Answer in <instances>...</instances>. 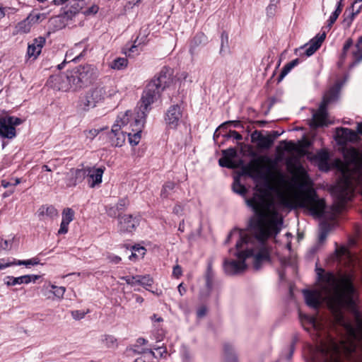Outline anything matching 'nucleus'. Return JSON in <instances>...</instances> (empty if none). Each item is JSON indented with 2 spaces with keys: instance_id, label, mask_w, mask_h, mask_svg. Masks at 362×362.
Returning a JSON list of instances; mask_svg holds the SVG:
<instances>
[{
  "instance_id": "obj_47",
  "label": "nucleus",
  "mask_w": 362,
  "mask_h": 362,
  "mask_svg": "<svg viewBox=\"0 0 362 362\" xmlns=\"http://www.w3.org/2000/svg\"><path fill=\"white\" fill-rule=\"evenodd\" d=\"M285 146L284 148L288 151H296L298 149V146L293 141H284Z\"/></svg>"
},
{
  "instance_id": "obj_23",
  "label": "nucleus",
  "mask_w": 362,
  "mask_h": 362,
  "mask_svg": "<svg viewBox=\"0 0 362 362\" xmlns=\"http://www.w3.org/2000/svg\"><path fill=\"white\" fill-rule=\"evenodd\" d=\"M97 105L98 104L93 100H91V98L86 94L79 100L78 108L80 110L88 112L91 111L93 108L97 106Z\"/></svg>"
},
{
  "instance_id": "obj_34",
  "label": "nucleus",
  "mask_w": 362,
  "mask_h": 362,
  "mask_svg": "<svg viewBox=\"0 0 362 362\" xmlns=\"http://www.w3.org/2000/svg\"><path fill=\"white\" fill-rule=\"evenodd\" d=\"M164 120L168 127L175 129L178 125L180 118L176 115H165Z\"/></svg>"
},
{
  "instance_id": "obj_8",
  "label": "nucleus",
  "mask_w": 362,
  "mask_h": 362,
  "mask_svg": "<svg viewBox=\"0 0 362 362\" xmlns=\"http://www.w3.org/2000/svg\"><path fill=\"white\" fill-rule=\"evenodd\" d=\"M341 86L342 83L340 82H337L332 86L325 93L322 100L319 106V110L317 111H314L313 113H327L329 106L338 100Z\"/></svg>"
},
{
  "instance_id": "obj_55",
  "label": "nucleus",
  "mask_w": 362,
  "mask_h": 362,
  "mask_svg": "<svg viewBox=\"0 0 362 362\" xmlns=\"http://www.w3.org/2000/svg\"><path fill=\"white\" fill-rule=\"evenodd\" d=\"M173 275L176 278H179L182 275V269L179 265H175L173 267Z\"/></svg>"
},
{
  "instance_id": "obj_38",
  "label": "nucleus",
  "mask_w": 362,
  "mask_h": 362,
  "mask_svg": "<svg viewBox=\"0 0 362 362\" xmlns=\"http://www.w3.org/2000/svg\"><path fill=\"white\" fill-rule=\"evenodd\" d=\"M146 249L141 246H134L132 249V255L129 259H132L133 257H143L145 255Z\"/></svg>"
},
{
  "instance_id": "obj_26",
  "label": "nucleus",
  "mask_w": 362,
  "mask_h": 362,
  "mask_svg": "<svg viewBox=\"0 0 362 362\" xmlns=\"http://www.w3.org/2000/svg\"><path fill=\"white\" fill-rule=\"evenodd\" d=\"M28 278L26 275L21 276L18 277L6 276L4 279V284L8 286H16L18 284H28Z\"/></svg>"
},
{
  "instance_id": "obj_27",
  "label": "nucleus",
  "mask_w": 362,
  "mask_h": 362,
  "mask_svg": "<svg viewBox=\"0 0 362 362\" xmlns=\"http://www.w3.org/2000/svg\"><path fill=\"white\" fill-rule=\"evenodd\" d=\"M274 137L270 135L263 136L259 134L257 138V146L260 148H269L274 142Z\"/></svg>"
},
{
  "instance_id": "obj_13",
  "label": "nucleus",
  "mask_w": 362,
  "mask_h": 362,
  "mask_svg": "<svg viewBox=\"0 0 362 362\" xmlns=\"http://www.w3.org/2000/svg\"><path fill=\"white\" fill-rule=\"evenodd\" d=\"M223 157L218 160L219 165L222 167L228 168H237L240 166V163L234 160L237 155V151L235 148H228L223 151Z\"/></svg>"
},
{
  "instance_id": "obj_30",
  "label": "nucleus",
  "mask_w": 362,
  "mask_h": 362,
  "mask_svg": "<svg viewBox=\"0 0 362 362\" xmlns=\"http://www.w3.org/2000/svg\"><path fill=\"white\" fill-rule=\"evenodd\" d=\"M48 286L50 287L53 291H50L56 299L62 300L64 298L66 292V288L64 286H57L51 283H49Z\"/></svg>"
},
{
  "instance_id": "obj_28",
  "label": "nucleus",
  "mask_w": 362,
  "mask_h": 362,
  "mask_svg": "<svg viewBox=\"0 0 362 362\" xmlns=\"http://www.w3.org/2000/svg\"><path fill=\"white\" fill-rule=\"evenodd\" d=\"M137 284L142 286L144 288L149 291V287L153 284V279L149 275H137Z\"/></svg>"
},
{
  "instance_id": "obj_52",
  "label": "nucleus",
  "mask_w": 362,
  "mask_h": 362,
  "mask_svg": "<svg viewBox=\"0 0 362 362\" xmlns=\"http://www.w3.org/2000/svg\"><path fill=\"white\" fill-rule=\"evenodd\" d=\"M221 52L223 50V47L224 45H227L228 42V35L226 32H223L221 35Z\"/></svg>"
},
{
  "instance_id": "obj_50",
  "label": "nucleus",
  "mask_w": 362,
  "mask_h": 362,
  "mask_svg": "<svg viewBox=\"0 0 362 362\" xmlns=\"http://www.w3.org/2000/svg\"><path fill=\"white\" fill-rule=\"evenodd\" d=\"M98 9L99 8L97 5H93L88 8H87L86 11H84L83 13L86 16L95 14L96 13H98Z\"/></svg>"
},
{
  "instance_id": "obj_17",
  "label": "nucleus",
  "mask_w": 362,
  "mask_h": 362,
  "mask_svg": "<svg viewBox=\"0 0 362 362\" xmlns=\"http://www.w3.org/2000/svg\"><path fill=\"white\" fill-rule=\"evenodd\" d=\"M46 40L44 37H38L35 38L31 44L28 45L27 54L29 57L35 59L42 51L45 44Z\"/></svg>"
},
{
  "instance_id": "obj_19",
  "label": "nucleus",
  "mask_w": 362,
  "mask_h": 362,
  "mask_svg": "<svg viewBox=\"0 0 362 362\" xmlns=\"http://www.w3.org/2000/svg\"><path fill=\"white\" fill-rule=\"evenodd\" d=\"M337 134L340 137L339 143L341 144L347 141H356L358 139L356 132L347 128H341L338 131Z\"/></svg>"
},
{
  "instance_id": "obj_1",
  "label": "nucleus",
  "mask_w": 362,
  "mask_h": 362,
  "mask_svg": "<svg viewBox=\"0 0 362 362\" xmlns=\"http://www.w3.org/2000/svg\"><path fill=\"white\" fill-rule=\"evenodd\" d=\"M293 174L292 182L284 191H279L276 197L272 196V187L264 172L265 158L252 159L243 167V172L259 182L264 180L263 186L256 185L254 196L247 199V204L252 209L256 217L251 223L252 233L234 229L228 235L226 242L236 238L235 252L237 259H225L223 269L228 275H235L243 272L247 268L245 261L252 259L255 269L269 260V250L264 240L273 234H277L283 223L279 211L287 208L303 207L308 209L315 216H321L325 209L323 199H319L312 187V181L303 165L295 160L288 163Z\"/></svg>"
},
{
  "instance_id": "obj_6",
  "label": "nucleus",
  "mask_w": 362,
  "mask_h": 362,
  "mask_svg": "<svg viewBox=\"0 0 362 362\" xmlns=\"http://www.w3.org/2000/svg\"><path fill=\"white\" fill-rule=\"evenodd\" d=\"M23 120L17 117L6 115L0 117V136L13 139L16 135V127L21 124Z\"/></svg>"
},
{
  "instance_id": "obj_10",
  "label": "nucleus",
  "mask_w": 362,
  "mask_h": 362,
  "mask_svg": "<svg viewBox=\"0 0 362 362\" xmlns=\"http://www.w3.org/2000/svg\"><path fill=\"white\" fill-rule=\"evenodd\" d=\"M104 171V167L86 168V177H87L88 184L90 187L93 188L101 184Z\"/></svg>"
},
{
  "instance_id": "obj_46",
  "label": "nucleus",
  "mask_w": 362,
  "mask_h": 362,
  "mask_svg": "<svg viewBox=\"0 0 362 362\" xmlns=\"http://www.w3.org/2000/svg\"><path fill=\"white\" fill-rule=\"evenodd\" d=\"M137 275L136 276H122L121 279L124 280L127 284L131 286H135L137 284Z\"/></svg>"
},
{
  "instance_id": "obj_63",
  "label": "nucleus",
  "mask_w": 362,
  "mask_h": 362,
  "mask_svg": "<svg viewBox=\"0 0 362 362\" xmlns=\"http://www.w3.org/2000/svg\"><path fill=\"white\" fill-rule=\"evenodd\" d=\"M12 185V183L6 180H1V186L4 188H6V187H8L9 186H11Z\"/></svg>"
},
{
  "instance_id": "obj_18",
  "label": "nucleus",
  "mask_w": 362,
  "mask_h": 362,
  "mask_svg": "<svg viewBox=\"0 0 362 362\" xmlns=\"http://www.w3.org/2000/svg\"><path fill=\"white\" fill-rule=\"evenodd\" d=\"M332 259L333 260L344 262V264H351L354 261V257L345 247L337 248Z\"/></svg>"
},
{
  "instance_id": "obj_36",
  "label": "nucleus",
  "mask_w": 362,
  "mask_h": 362,
  "mask_svg": "<svg viewBox=\"0 0 362 362\" xmlns=\"http://www.w3.org/2000/svg\"><path fill=\"white\" fill-rule=\"evenodd\" d=\"M226 362H238L237 356L234 349L229 346H225Z\"/></svg>"
},
{
  "instance_id": "obj_4",
  "label": "nucleus",
  "mask_w": 362,
  "mask_h": 362,
  "mask_svg": "<svg viewBox=\"0 0 362 362\" xmlns=\"http://www.w3.org/2000/svg\"><path fill=\"white\" fill-rule=\"evenodd\" d=\"M72 83L74 90L82 88L93 83L98 77V69L91 64L80 65L72 69Z\"/></svg>"
},
{
  "instance_id": "obj_62",
  "label": "nucleus",
  "mask_w": 362,
  "mask_h": 362,
  "mask_svg": "<svg viewBox=\"0 0 362 362\" xmlns=\"http://www.w3.org/2000/svg\"><path fill=\"white\" fill-rule=\"evenodd\" d=\"M296 151L298 152L301 156H303V155H307L308 156V153H306L305 150H304L303 148L301 147V146H298V149Z\"/></svg>"
},
{
  "instance_id": "obj_53",
  "label": "nucleus",
  "mask_w": 362,
  "mask_h": 362,
  "mask_svg": "<svg viewBox=\"0 0 362 362\" xmlns=\"http://www.w3.org/2000/svg\"><path fill=\"white\" fill-rule=\"evenodd\" d=\"M107 259L110 262L113 264H119L121 262V258L119 256L112 254L108 255Z\"/></svg>"
},
{
  "instance_id": "obj_57",
  "label": "nucleus",
  "mask_w": 362,
  "mask_h": 362,
  "mask_svg": "<svg viewBox=\"0 0 362 362\" xmlns=\"http://www.w3.org/2000/svg\"><path fill=\"white\" fill-rule=\"evenodd\" d=\"M84 315H85L84 313H80L78 310L72 312V316L74 319H77V320L81 319L84 317Z\"/></svg>"
},
{
  "instance_id": "obj_40",
  "label": "nucleus",
  "mask_w": 362,
  "mask_h": 362,
  "mask_svg": "<svg viewBox=\"0 0 362 362\" xmlns=\"http://www.w3.org/2000/svg\"><path fill=\"white\" fill-rule=\"evenodd\" d=\"M38 264H40V260L37 257H34L27 260H18L17 262H15V264L24 265L25 267L35 266Z\"/></svg>"
},
{
  "instance_id": "obj_12",
  "label": "nucleus",
  "mask_w": 362,
  "mask_h": 362,
  "mask_svg": "<svg viewBox=\"0 0 362 362\" xmlns=\"http://www.w3.org/2000/svg\"><path fill=\"white\" fill-rule=\"evenodd\" d=\"M326 37V33L323 32L321 34L317 35L314 38L305 44L303 47H301L300 49H304V54L307 57L312 56L322 45V43Z\"/></svg>"
},
{
  "instance_id": "obj_16",
  "label": "nucleus",
  "mask_w": 362,
  "mask_h": 362,
  "mask_svg": "<svg viewBox=\"0 0 362 362\" xmlns=\"http://www.w3.org/2000/svg\"><path fill=\"white\" fill-rule=\"evenodd\" d=\"M74 211L71 208H65L62 213V222L58 234H66L69 230V224L74 220Z\"/></svg>"
},
{
  "instance_id": "obj_35",
  "label": "nucleus",
  "mask_w": 362,
  "mask_h": 362,
  "mask_svg": "<svg viewBox=\"0 0 362 362\" xmlns=\"http://www.w3.org/2000/svg\"><path fill=\"white\" fill-rule=\"evenodd\" d=\"M128 141L132 146H137L141 139V132H128Z\"/></svg>"
},
{
  "instance_id": "obj_58",
  "label": "nucleus",
  "mask_w": 362,
  "mask_h": 362,
  "mask_svg": "<svg viewBox=\"0 0 362 362\" xmlns=\"http://www.w3.org/2000/svg\"><path fill=\"white\" fill-rule=\"evenodd\" d=\"M178 292L180 294V296H183L186 293V288L183 286V284L181 283L179 284L178 287Z\"/></svg>"
},
{
  "instance_id": "obj_29",
  "label": "nucleus",
  "mask_w": 362,
  "mask_h": 362,
  "mask_svg": "<svg viewBox=\"0 0 362 362\" xmlns=\"http://www.w3.org/2000/svg\"><path fill=\"white\" fill-rule=\"evenodd\" d=\"M341 1H342V0H339V1L337 4V6L335 11L329 16V18L328 20V25H327L328 29L331 28V27L335 23V21H337L339 14L341 12L342 6H343Z\"/></svg>"
},
{
  "instance_id": "obj_48",
  "label": "nucleus",
  "mask_w": 362,
  "mask_h": 362,
  "mask_svg": "<svg viewBox=\"0 0 362 362\" xmlns=\"http://www.w3.org/2000/svg\"><path fill=\"white\" fill-rule=\"evenodd\" d=\"M352 45H353V40L351 38H349L346 41L345 44L344 45L343 52H342V54H341L342 57H344L346 56L347 51L352 46Z\"/></svg>"
},
{
  "instance_id": "obj_61",
  "label": "nucleus",
  "mask_w": 362,
  "mask_h": 362,
  "mask_svg": "<svg viewBox=\"0 0 362 362\" xmlns=\"http://www.w3.org/2000/svg\"><path fill=\"white\" fill-rule=\"evenodd\" d=\"M230 135L236 140L242 139V136L235 131L230 132Z\"/></svg>"
},
{
  "instance_id": "obj_37",
  "label": "nucleus",
  "mask_w": 362,
  "mask_h": 362,
  "mask_svg": "<svg viewBox=\"0 0 362 362\" xmlns=\"http://www.w3.org/2000/svg\"><path fill=\"white\" fill-rule=\"evenodd\" d=\"M233 189L234 192L243 196L245 195L247 192L245 187L240 183L238 178L235 179L233 184Z\"/></svg>"
},
{
  "instance_id": "obj_54",
  "label": "nucleus",
  "mask_w": 362,
  "mask_h": 362,
  "mask_svg": "<svg viewBox=\"0 0 362 362\" xmlns=\"http://www.w3.org/2000/svg\"><path fill=\"white\" fill-rule=\"evenodd\" d=\"M276 6V4L270 2L269 5L267 8V13L268 16H272L274 14Z\"/></svg>"
},
{
  "instance_id": "obj_21",
  "label": "nucleus",
  "mask_w": 362,
  "mask_h": 362,
  "mask_svg": "<svg viewBox=\"0 0 362 362\" xmlns=\"http://www.w3.org/2000/svg\"><path fill=\"white\" fill-rule=\"evenodd\" d=\"M37 214L40 219H45L46 217L53 219L58 216V211L53 206H42Z\"/></svg>"
},
{
  "instance_id": "obj_9",
  "label": "nucleus",
  "mask_w": 362,
  "mask_h": 362,
  "mask_svg": "<svg viewBox=\"0 0 362 362\" xmlns=\"http://www.w3.org/2000/svg\"><path fill=\"white\" fill-rule=\"evenodd\" d=\"M139 225V218L130 214L118 217V228L120 233H132Z\"/></svg>"
},
{
  "instance_id": "obj_43",
  "label": "nucleus",
  "mask_w": 362,
  "mask_h": 362,
  "mask_svg": "<svg viewBox=\"0 0 362 362\" xmlns=\"http://www.w3.org/2000/svg\"><path fill=\"white\" fill-rule=\"evenodd\" d=\"M292 69H293V67L290 62L286 64L282 69L278 81H281L291 71Z\"/></svg>"
},
{
  "instance_id": "obj_25",
  "label": "nucleus",
  "mask_w": 362,
  "mask_h": 362,
  "mask_svg": "<svg viewBox=\"0 0 362 362\" xmlns=\"http://www.w3.org/2000/svg\"><path fill=\"white\" fill-rule=\"evenodd\" d=\"M100 341L105 347L109 349H115L118 345L117 338L112 334H105L102 335Z\"/></svg>"
},
{
  "instance_id": "obj_44",
  "label": "nucleus",
  "mask_w": 362,
  "mask_h": 362,
  "mask_svg": "<svg viewBox=\"0 0 362 362\" xmlns=\"http://www.w3.org/2000/svg\"><path fill=\"white\" fill-rule=\"evenodd\" d=\"M14 240V238H11L8 240H1L0 243V247L2 250H10L12 247V243Z\"/></svg>"
},
{
  "instance_id": "obj_49",
  "label": "nucleus",
  "mask_w": 362,
  "mask_h": 362,
  "mask_svg": "<svg viewBox=\"0 0 362 362\" xmlns=\"http://www.w3.org/2000/svg\"><path fill=\"white\" fill-rule=\"evenodd\" d=\"M118 206H109L107 209V214L111 217H116L117 215Z\"/></svg>"
},
{
  "instance_id": "obj_2",
  "label": "nucleus",
  "mask_w": 362,
  "mask_h": 362,
  "mask_svg": "<svg viewBox=\"0 0 362 362\" xmlns=\"http://www.w3.org/2000/svg\"><path fill=\"white\" fill-rule=\"evenodd\" d=\"M323 272L322 269L317 272L321 281L319 289L303 291L305 303L317 309L325 301L336 322L344 326L346 336L336 340L325 322L315 317L300 314V320L304 329L313 332L319 341L313 362H341L342 356L349 358L362 354V317L358 312L355 313L354 328L345 322L341 313L342 308L354 305L351 278L343 276L337 279L332 273Z\"/></svg>"
},
{
  "instance_id": "obj_56",
  "label": "nucleus",
  "mask_w": 362,
  "mask_h": 362,
  "mask_svg": "<svg viewBox=\"0 0 362 362\" xmlns=\"http://www.w3.org/2000/svg\"><path fill=\"white\" fill-rule=\"evenodd\" d=\"M26 277L28 278V284L30 282H35L40 278L39 275L30 274L26 275Z\"/></svg>"
},
{
  "instance_id": "obj_7",
  "label": "nucleus",
  "mask_w": 362,
  "mask_h": 362,
  "mask_svg": "<svg viewBox=\"0 0 362 362\" xmlns=\"http://www.w3.org/2000/svg\"><path fill=\"white\" fill-rule=\"evenodd\" d=\"M71 71H67L66 74H60L51 76L47 80V84L53 89L62 91H68L71 89L74 90V86L72 83Z\"/></svg>"
},
{
  "instance_id": "obj_59",
  "label": "nucleus",
  "mask_w": 362,
  "mask_h": 362,
  "mask_svg": "<svg viewBox=\"0 0 362 362\" xmlns=\"http://www.w3.org/2000/svg\"><path fill=\"white\" fill-rule=\"evenodd\" d=\"M151 319L153 322H161L163 321V317H161L160 316H158V315L156 314H154L151 317Z\"/></svg>"
},
{
  "instance_id": "obj_20",
  "label": "nucleus",
  "mask_w": 362,
  "mask_h": 362,
  "mask_svg": "<svg viewBox=\"0 0 362 362\" xmlns=\"http://www.w3.org/2000/svg\"><path fill=\"white\" fill-rule=\"evenodd\" d=\"M88 97L93 100L97 104L101 103L106 95V91L104 87L103 86H97L91 90H90L86 93Z\"/></svg>"
},
{
  "instance_id": "obj_14",
  "label": "nucleus",
  "mask_w": 362,
  "mask_h": 362,
  "mask_svg": "<svg viewBox=\"0 0 362 362\" xmlns=\"http://www.w3.org/2000/svg\"><path fill=\"white\" fill-rule=\"evenodd\" d=\"M127 117L128 118V123L125 127L129 130V132H142L146 122L144 115H137L136 117H134V115H128Z\"/></svg>"
},
{
  "instance_id": "obj_32",
  "label": "nucleus",
  "mask_w": 362,
  "mask_h": 362,
  "mask_svg": "<svg viewBox=\"0 0 362 362\" xmlns=\"http://www.w3.org/2000/svg\"><path fill=\"white\" fill-rule=\"evenodd\" d=\"M74 3L71 5L70 8L65 12L68 17L78 13L83 8V1H73Z\"/></svg>"
},
{
  "instance_id": "obj_60",
  "label": "nucleus",
  "mask_w": 362,
  "mask_h": 362,
  "mask_svg": "<svg viewBox=\"0 0 362 362\" xmlns=\"http://www.w3.org/2000/svg\"><path fill=\"white\" fill-rule=\"evenodd\" d=\"M182 211V207L181 205L180 204H177L176 206H175L174 209H173V212L177 215L180 214Z\"/></svg>"
},
{
  "instance_id": "obj_5",
  "label": "nucleus",
  "mask_w": 362,
  "mask_h": 362,
  "mask_svg": "<svg viewBox=\"0 0 362 362\" xmlns=\"http://www.w3.org/2000/svg\"><path fill=\"white\" fill-rule=\"evenodd\" d=\"M128 115H121L118 116L115 122L112 127L109 138L112 146L115 147H122L126 141V134L122 130L128 123Z\"/></svg>"
},
{
  "instance_id": "obj_24",
  "label": "nucleus",
  "mask_w": 362,
  "mask_h": 362,
  "mask_svg": "<svg viewBox=\"0 0 362 362\" xmlns=\"http://www.w3.org/2000/svg\"><path fill=\"white\" fill-rule=\"evenodd\" d=\"M330 124L327 118V115H313L312 119L310 124L312 127L316 128L318 127L327 126Z\"/></svg>"
},
{
  "instance_id": "obj_42",
  "label": "nucleus",
  "mask_w": 362,
  "mask_h": 362,
  "mask_svg": "<svg viewBox=\"0 0 362 362\" xmlns=\"http://www.w3.org/2000/svg\"><path fill=\"white\" fill-rule=\"evenodd\" d=\"M175 185L172 182L166 183L161 190V197L163 198H167L169 195L170 191L174 189Z\"/></svg>"
},
{
  "instance_id": "obj_11",
  "label": "nucleus",
  "mask_w": 362,
  "mask_h": 362,
  "mask_svg": "<svg viewBox=\"0 0 362 362\" xmlns=\"http://www.w3.org/2000/svg\"><path fill=\"white\" fill-rule=\"evenodd\" d=\"M308 159L317 165L320 170L327 171L329 169V153L325 149L320 150L316 154L308 153Z\"/></svg>"
},
{
  "instance_id": "obj_45",
  "label": "nucleus",
  "mask_w": 362,
  "mask_h": 362,
  "mask_svg": "<svg viewBox=\"0 0 362 362\" xmlns=\"http://www.w3.org/2000/svg\"><path fill=\"white\" fill-rule=\"evenodd\" d=\"M100 133V129H90L88 131H85L84 134L86 137L90 140H93L98 134Z\"/></svg>"
},
{
  "instance_id": "obj_64",
  "label": "nucleus",
  "mask_w": 362,
  "mask_h": 362,
  "mask_svg": "<svg viewBox=\"0 0 362 362\" xmlns=\"http://www.w3.org/2000/svg\"><path fill=\"white\" fill-rule=\"evenodd\" d=\"M41 177L42 179H45V181H46V183L47 185H51V183L52 182V177H48V176H47V175H42Z\"/></svg>"
},
{
  "instance_id": "obj_39",
  "label": "nucleus",
  "mask_w": 362,
  "mask_h": 362,
  "mask_svg": "<svg viewBox=\"0 0 362 362\" xmlns=\"http://www.w3.org/2000/svg\"><path fill=\"white\" fill-rule=\"evenodd\" d=\"M28 20L32 23V25L35 23H37L39 21L45 18V16L43 13H32L28 16Z\"/></svg>"
},
{
  "instance_id": "obj_15",
  "label": "nucleus",
  "mask_w": 362,
  "mask_h": 362,
  "mask_svg": "<svg viewBox=\"0 0 362 362\" xmlns=\"http://www.w3.org/2000/svg\"><path fill=\"white\" fill-rule=\"evenodd\" d=\"M67 186L72 187L82 182L86 177V168H72L67 174Z\"/></svg>"
},
{
  "instance_id": "obj_41",
  "label": "nucleus",
  "mask_w": 362,
  "mask_h": 362,
  "mask_svg": "<svg viewBox=\"0 0 362 362\" xmlns=\"http://www.w3.org/2000/svg\"><path fill=\"white\" fill-rule=\"evenodd\" d=\"M184 111H185V106L184 104L181 103L180 104L171 105L168 110V113H181Z\"/></svg>"
},
{
  "instance_id": "obj_51",
  "label": "nucleus",
  "mask_w": 362,
  "mask_h": 362,
  "mask_svg": "<svg viewBox=\"0 0 362 362\" xmlns=\"http://www.w3.org/2000/svg\"><path fill=\"white\" fill-rule=\"evenodd\" d=\"M13 265H15L14 262H9L4 259H0V269H4Z\"/></svg>"
},
{
  "instance_id": "obj_31",
  "label": "nucleus",
  "mask_w": 362,
  "mask_h": 362,
  "mask_svg": "<svg viewBox=\"0 0 362 362\" xmlns=\"http://www.w3.org/2000/svg\"><path fill=\"white\" fill-rule=\"evenodd\" d=\"M32 23L28 20V18L18 23L16 27L17 33H28L30 31Z\"/></svg>"
},
{
  "instance_id": "obj_33",
  "label": "nucleus",
  "mask_w": 362,
  "mask_h": 362,
  "mask_svg": "<svg viewBox=\"0 0 362 362\" xmlns=\"http://www.w3.org/2000/svg\"><path fill=\"white\" fill-rule=\"evenodd\" d=\"M128 61L124 57H118L114 59L111 64L110 67L113 69L121 70L127 66Z\"/></svg>"
},
{
  "instance_id": "obj_3",
  "label": "nucleus",
  "mask_w": 362,
  "mask_h": 362,
  "mask_svg": "<svg viewBox=\"0 0 362 362\" xmlns=\"http://www.w3.org/2000/svg\"><path fill=\"white\" fill-rule=\"evenodd\" d=\"M173 70L164 66L146 85L138 103V113H145L152 110V105L160 99L162 93L173 83Z\"/></svg>"
},
{
  "instance_id": "obj_22",
  "label": "nucleus",
  "mask_w": 362,
  "mask_h": 362,
  "mask_svg": "<svg viewBox=\"0 0 362 362\" xmlns=\"http://www.w3.org/2000/svg\"><path fill=\"white\" fill-rule=\"evenodd\" d=\"M355 4H353L352 6L346 9L344 13V20H343V25L348 28L351 26L354 18L360 12V7L354 11Z\"/></svg>"
}]
</instances>
